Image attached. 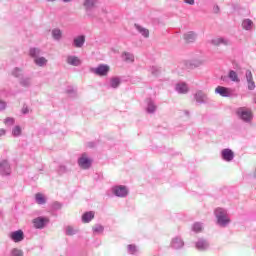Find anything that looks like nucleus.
I'll return each instance as SVG.
<instances>
[{
    "label": "nucleus",
    "instance_id": "1",
    "mask_svg": "<svg viewBox=\"0 0 256 256\" xmlns=\"http://www.w3.org/2000/svg\"><path fill=\"white\" fill-rule=\"evenodd\" d=\"M216 217V224L219 227H228L229 223H231V218H229V214L224 208H217L214 212Z\"/></svg>",
    "mask_w": 256,
    "mask_h": 256
},
{
    "label": "nucleus",
    "instance_id": "2",
    "mask_svg": "<svg viewBox=\"0 0 256 256\" xmlns=\"http://www.w3.org/2000/svg\"><path fill=\"white\" fill-rule=\"evenodd\" d=\"M238 119L244 123H251L253 121V112L247 107H239L236 109Z\"/></svg>",
    "mask_w": 256,
    "mask_h": 256
},
{
    "label": "nucleus",
    "instance_id": "3",
    "mask_svg": "<svg viewBox=\"0 0 256 256\" xmlns=\"http://www.w3.org/2000/svg\"><path fill=\"white\" fill-rule=\"evenodd\" d=\"M215 93L220 95V97H237V93L232 88H227L225 86H218L215 89Z\"/></svg>",
    "mask_w": 256,
    "mask_h": 256
},
{
    "label": "nucleus",
    "instance_id": "4",
    "mask_svg": "<svg viewBox=\"0 0 256 256\" xmlns=\"http://www.w3.org/2000/svg\"><path fill=\"white\" fill-rule=\"evenodd\" d=\"M109 65L107 64H100L96 68H91V73H94V75H98V77H106V75H109Z\"/></svg>",
    "mask_w": 256,
    "mask_h": 256
},
{
    "label": "nucleus",
    "instance_id": "5",
    "mask_svg": "<svg viewBox=\"0 0 256 256\" xmlns=\"http://www.w3.org/2000/svg\"><path fill=\"white\" fill-rule=\"evenodd\" d=\"M83 6L86 11V15H88V17H93V12L97 8V0H84Z\"/></svg>",
    "mask_w": 256,
    "mask_h": 256
},
{
    "label": "nucleus",
    "instance_id": "6",
    "mask_svg": "<svg viewBox=\"0 0 256 256\" xmlns=\"http://www.w3.org/2000/svg\"><path fill=\"white\" fill-rule=\"evenodd\" d=\"M0 175L2 177H9L11 175V164L8 160H0Z\"/></svg>",
    "mask_w": 256,
    "mask_h": 256
},
{
    "label": "nucleus",
    "instance_id": "7",
    "mask_svg": "<svg viewBox=\"0 0 256 256\" xmlns=\"http://www.w3.org/2000/svg\"><path fill=\"white\" fill-rule=\"evenodd\" d=\"M93 161L84 153L78 158V165L81 169H90Z\"/></svg>",
    "mask_w": 256,
    "mask_h": 256
},
{
    "label": "nucleus",
    "instance_id": "8",
    "mask_svg": "<svg viewBox=\"0 0 256 256\" xmlns=\"http://www.w3.org/2000/svg\"><path fill=\"white\" fill-rule=\"evenodd\" d=\"M112 193L116 197H127V195H129V190L124 185H118V186L112 187Z\"/></svg>",
    "mask_w": 256,
    "mask_h": 256
},
{
    "label": "nucleus",
    "instance_id": "9",
    "mask_svg": "<svg viewBox=\"0 0 256 256\" xmlns=\"http://www.w3.org/2000/svg\"><path fill=\"white\" fill-rule=\"evenodd\" d=\"M9 237L14 243H21V241L25 239V233L23 232V230H16L11 232L9 234Z\"/></svg>",
    "mask_w": 256,
    "mask_h": 256
},
{
    "label": "nucleus",
    "instance_id": "10",
    "mask_svg": "<svg viewBox=\"0 0 256 256\" xmlns=\"http://www.w3.org/2000/svg\"><path fill=\"white\" fill-rule=\"evenodd\" d=\"M196 103H199V105H205L209 103V97H207V94H205L203 91L199 90L194 95Z\"/></svg>",
    "mask_w": 256,
    "mask_h": 256
},
{
    "label": "nucleus",
    "instance_id": "11",
    "mask_svg": "<svg viewBox=\"0 0 256 256\" xmlns=\"http://www.w3.org/2000/svg\"><path fill=\"white\" fill-rule=\"evenodd\" d=\"M221 158L227 163H231L235 159V153L229 148H225L221 151Z\"/></svg>",
    "mask_w": 256,
    "mask_h": 256
},
{
    "label": "nucleus",
    "instance_id": "12",
    "mask_svg": "<svg viewBox=\"0 0 256 256\" xmlns=\"http://www.w3.org/2000/svg\"><path fill=\"white\" fill-rule=\"evenodd\" d=\"M49 223V218L47 217H37L33 220V225L35 229H44L45 225Z\"/></svg>",
    "mask_w": 256,
    "mask_h": 256
},
{
    "label": "nucleus",
    "instance_id": "13",
    "mask_svg": "<svg viewBox=\"0 0 256 256\" xmlns=\"http://www.w3.org/2000/svg\"><path fill=\"white\" fill-rule=\"evenodd\" d=\"M245 78L247 81V85H248V90L249 91H255V81H253V73L251 72V70H246L245 72Z\"/></svg>",
    "mask_w": 256,
    "mask_h": 256
},
{
    "label": "nucleus",
    "instance_id": "14",
    "mask_svg": "<svg viewBox=\"0 0 256 256\" xmlns=\"http://www.w3.org/2000/svg\"><path fill=\"white\" fill-rule=\"evenodd\" d=\"M195 247L198 251H207V249H209V241L199 238L195 244Z\"/></svg>",
    "mask_w": 256,
    "mask_h": 256
},
{
    "label": "nucleus",
    "instance_id": "15",
    "mask_svg": "<svg viewBox=\"0 0 256 256\" xmlns=\"http://www.w3.org/2000/svg\"><path fill=\"white\" fill-rule=\"evenodd\" d=\"M66 63L72 67H79V65H81V59L75 55H68L66 58Z\"/></svg>",
    "mask_w": 256,
    "mask_h": 256
},
{
    "label": "nucleus",
    "instance_id": "16",
    "mask_svg": "<svg viewBox=\"0 0 256 256\" xmlns=\"http://www.w3.org/2000/svg\"><path fill=\"white\" fill-rule=\"evenodd\" d=\"M186 43H195L197 41V33L195 31H188L183 35Z\"/></svg>",
    "mask_w": 256,
    "mask_h": 256
},
{
    "label": "nucleus",
    "instance_id": "17",
    "mask_svg": "<svg viewBox=\"0 0 256 256\" xmlns=\"http://www.w3.org/2000/svg\"><path fill=\"white\" fill-rule=\"evenodd\" d=\"M73 47H76V49H81L83 45H85V35H79L73 39L72 42Z\"/></svg>",
    "mask_w": 256,
    "mask_h": 256
},
{
    "label": "nucleus",
    "instance_id": "18",
    "mask_svg": "<svg viewBox=\"0 0 256 256\" xmlns=\"http://www.w3.org/2000/svg\"><path fill=\"white\" fill-rule=\"evenodd\" d=\"M184 245H185V242H183V239H181V237H175L171 241L172 249H182Z\"/></svg>",
    "mask_w": 256,
    "mask_h": 256
},
{
    "label": "nucleus",
    "instance_id": "19",
    "mask_svg": "<svg viewBox=\"0 0 256 256\" xmlns=\"http://www.w3.org/2000/svg\"><path fill=\"white\" fill-rule=\"evenodd\" d=\"M175 90L177 91V93L185 95V93L189 92V86H187L185 82H180L176 84Z\"/></svg>",
    "mask_w": 256,
    "mask_h": 256
},
{
    "label": "nucleus",
    "instance_id": "20",
    "mask_svg": "<svg viewBox=\"0 0 256 256\" xmlns=\"http://www.w3.org/2000/svg\"><path fill=\"white\" fill-rule=\"evenodd\" d=\"M211 45L219 47V45H229V40L226 38H214L210 41Z\"/></svg>",
    "mask_w": 256,
    "mask_h": 256
},
{
    "label": "nucleus",
    "instance_id": "21",
    "mask_svg": "<svg viewBox=\"0 0 256 256\" xmlns=\"http://www.w3.org/2000/svg\"><path fill=\"white\" fill-rule=\"evenodd\" d=\"M95 219V212L89 211L82 215V223H91Z\"/></svg>",
    "mask_w": 256,
    "mask_h": 256
},
{
    "label": "nucleus",
    "instance_id": "22",
    "mask_svg": "<svg viewBox=\"0 0 256 256\" xmlns=\"http://www.w3.org/2000/svg\"><path fill=\"white\" fill-rule=\"evenodd\" d=\"M51 34L54 41H61V39L63 38V32L59 28H54Z\"/></svg>",
    "mask_w": 256,
    "mask_h": 256
},
{
    "label": "nucleus",
    "instance_id": "23",
    "mask_svg": "<svg viewBox=\"0 0 256 256\" xmlns=\"http://www.w3.org/2000/svg\"><path fill=\"white\" fill-rule=\"evenodd\" d=\"M157 111V105H155V102L151 99L147 101V107H146V112L153 114Z\"/></svg>",
    "mask_w": 256,
    "mask_h": 256
},
{
    "label": "nucleus",
    "instance_id": "24",
    "mask_svg": "<svg viewBox=\"0 0 256 256\" xmlns=\"http://www.w3.org/2000/svg\"><path fill=\"white\" fill-rule=\"evenodd\" d=\"M228 79H230V81H233V83H240L241 79H239V75L237 74V72L235 70H230L228 73Z\"/></svg>",
    "mask_w": 256,
    "mask_h": 256
},
{
    "label": "nucleus",
    "instance_id": "25",
    "mask_svg": "<svg viewBox=\"0 0 256 256\" xmlns=\"http://www.w3.org/2000/svg\"><path fill=\"white\" fill-rule=\"evenodd\" d=\"M122 58L126 63H133L135 61V56L131 52L122 53Z\"/></svg>",
    "mask_w": 256,
    "mask_h": 256
},
{
    "label": "nucleus",
    "instance_id": "26",
    "mask_svg": "<svg viewBox=\"0 0 256 256\" xmlns=\"http://www.w3.org/2000/svg\"><path fill=\"white\" fill-rule=\"evenodd\" d=\"M119 85H121V78H119V77H112L110 79V87H111V89H118Z\"/></svg>",
    "mask_w": 256,
    "mask_h": 256
},
{
    "label": "nucleus",
    "instance_id": "27",
    "mask_svg": "<svg viewBox=\"0 0 256 256\" xmlns=\"http://www.w3.org/2000/svg\"><path fill=\"white\" fill-rule=\"evenodd\" d=\"M34 63L35 65H37L38 67H45V65H47L48 60L47 58L43 57V56H39L38 58L34 59Z\"/></svg>",
    "mask_w": 256,
    "mask_h": 256
},
{
    "label": "nucleus",
    "instance_id": "28",
    "mask_svg": "<svg viewBox=\"0 0 256 256\" xmlns=\"http://www.w3.org/2000/svg\"><path fill=\"white\" fill-rule=\"evenodd\" d=\"M29 55L32 59H38L41 56V49L39 48H30Z\"/></svg>",
    "mask_w": 256,
    "mask_h": 256
},
{
    "label": "nucleus",
    "instance_id": "29",
    "mask_svg": "<svg viewBox=\"0 0 256 256\" xmlns=\"http://www.w3.org/2000/svg\"><path fill=\"white\" fill-rule=\"evenodd\" d=\"M135 28L137 29L138 33L142 36V37H149V30H147L146 28L141 27L140 25L135 24Z\"/></svg>",
    "mask_w": 256,
    "mask_h": 256
},
{
    "label": "nucleus",
    "instance_id": "30",
    "mask_svg": "<svg viewBox=\"0 0 256 256\" xmlns=\"http://www.w3.org/2000/svg\"><path fill=\"white\" fill-rule=\"evenodd\" d=\"M204 63H205V59L195 58V59L191 60L190 65L192 67H201V65H203Z\"/></svg>",
    "mask_w": 256,
    "mask_h": 256
},
{
    "label": "nucleus",
    "instance_id": "31",
    "mask_svg": "<svg viewBox=\"0 0 256 256\" xmlns=\"http://www.w3.org/2000/svg\"><path fill=\"white\" fill-rule=\"evenodd\" d=\"M35 199H36V203H38V205H45V203H47V199H45V196L41 193H37L35 195Z\"/></svg>",
    "mask_w": 256,
    "mask_h": 256
},
{
    "label": "nucleus",
    "instance_id": "32",
    "mask_svg": "<svg viewBox=\"0 0 256 256\" xmlns=\"http://www.w3.org/2000/svg\"><path fill=\"white\" fill-rule=\"evenodd\" d=\"M242 27L243 29H245L246 31H251V28L253 27V21H251V19H245L242 22Z\"/></svg>",
    "mask_w": 256,
    "mask_h": 256
},
{
    "label": "nucleus",
    "instance_id": "33",
    "mask_svg": "<svg viewBox=\"0 0 256 256\" xmlns=\"http://www.w3.org/2000/svg\"><path fill=\"white\" fill-rule=\"evenodd\" d=\"M192 231H194V233H201V231H203V223L195 222L192 225Z\"/></svg>",
    "mask_w": 256,
    "mask_h": 256
},
{
    "label": "nucleus",
    "instance_id": "34",
    "mask_svg": "<svg viewBox=\"0 0 256 256\" xmlns=\"http://www.w3.org/2000/svg\"><path fill=\"white\" fill-rule=\"evenodd\" d=\"M127 251L130 255H137V253H139V248H137L135 244H129L127 246Z\"/></svg>",
    "mask_w": 256,
    "mask_h": 256
},
{
    "label": "nucleus",
    "instance_id": "35",
    "mask_svg": "<svg viewBox=\"0 0 256 256\" xmlns=\"http://www.w3.org/2000/svg\"><path fill=\"white\" fill-rule=\"evenodd\" d=\"M92 231L94 234L99 235L103 233V231H105V227H103V225L101 224H96L95 226H93Z\"/></svg>",
    "mask_w": 256,
    "mask_h": 256
},
{
    "label": "nucleus",
    "instance_id": "36",
    "mask_svg": "<svg viewBox=\"0 0 256 256\" xmlns=\"http://www.w3.org/2000/svg\"><path fill=\"white\" fill-rule=\"evenodd\" d=\"M23 130L21 129V126L17 125L12 128V135L13 137H21V133Z\"/></svg>",
    "mask_w": 256,
    "mask_h": 256
},
{
    "label": "nucleus",
    "instance_id": "37",
    "mask_svg": "<svg viewBox=\"0 0 256 256\" xmlns=\"http://www.w3.org/2000/svg\"><path fill=\"white\" fill-rule=\"evenodd\" d=\"M20 85L22 87H31V78L23 77L20 79Z\"/></svg>",
    "mask_w": 256,
    "mask_h": 256
},
{
    "label": "nucleus",
    "instance_id": "38",
    "mask_svg": "<svg viewBox=\"0 0 256 256\" xmlns=\"http://www.w3.org/2000/svg\"><path fill=\"white\" fill-rule=\"evenodd\" d=\"M150 73L151 75H154V77H157L159 73H161V69H159L157 66H152L150 67Z\"/></svg>",
    "mask_w": 256,
    "mask_h": 256
},
{
    "label": "nucleus",
    "instance_id": "39",
    "mask_svg": "<svg viewBox=\"0 0 256 256\" xmlns=\"http://www.w3.org/2000/svg\"><path fill=\"white\" fill-rule=\"evenodd\" d=\"M59 175H63L65 173H67L69 171V169L67 168V166L63 165V164H60L58 166V169H57Z\"/></svg>",
    "mask_w": 256,
    "mask_h": 256
},
{
    "label": "nucleus",
    "instance_id": "40",
    "mask_svg": "<svg viewBox=\"0 0 256 256\" xmlns=\"http://www.w3.org/2000/svg\"><path fill=\"white\" fill-rule=\"evenodd\" d=\"M65 233L66 235L68 236H73V235H76L77 233V230H75L73 227L71 226H67L66 229H65Z\"/></svg>",
    "mask_w": 256,
    "mask_h": 256
},
{
    "label": "nucleus",
    "instance_id": "41",
    "mask_svg": "<svg viewBox=\"0 0 256 256\" xmlns=\"http://www.w3.org/2000/svg\"><path fill=\"white\" fill-rule=\"evenodd\" d=\"M11 256H23V250L19 248H13L11 250Z\"/></svg>",
    "mask_w": 256,
    "mask_h": 256
},
{
    "label": "nucleus",
    "instance_id": "42",
    "mask_svg": "<svg viewBox=\"0 0 256 256\" xmlns=\"http://www.w3.org/2000/svg\"><path fill=\"white\" fill-rule=\"evenodd\" d=\"M4 124H5L7 127H11V125H15V118L7 117V118L4 120Z\"/></svg>",
    "mask_w": 256,
    "mask_h": 256
},
{
    "label": "nucleus",
    "instance_id": "43",
    "mask_svg": "<svg viewBox=\"0 0 256 256\" xmlns=\"http://www.w3.org/2000/svg\"><path fill=\"white\" fill-rule=\"evenodd\" d=\"M12 75L13 77H21L23 75V70H21L20 68H15L13 71H12Z\"/></svg>",
    "mask_w": 256,
    "mask_h": 256
},
{
    "label": "nucleus",
    "instance_id": "44",
    "mask_svg": "<svg viewBox=\"0 0 256 256\" xmlns=\"http://www.w3.org/2000/svg\"><path fill=\"white\" fill-rule=\"evenodd\" d=\"M66 93H68V95H76L77 91L73 89V87H68Z\"/></svg>",
    "mask_w": 256,
    "mask_h": 256
},
{
    "label": "nucleus",
    "instance_id": "45",
    "mask_svg": "<svg viewBox=\"0 0 256 256\" xmlns=\"http://www.w3.org/2000/svg\"><path fill=\"white\" fill-rule=\"evenodd\" d=\"M7 109V102L1 100L0 101V111H5Z\"/></svg>",
    "mask_w": 256,
    "mask_h": 256
},
{
    "label": "nucleus",
    "instance_id": "46",
    "mask_svg": "<svg viewBox=\"0 0 256 256\" xmlns=\"http://www.w3.org/2000/svg\"><path fill=\"white\" fill-rule=\"evenodd\" d=\"M61 207H62V205H61V203H59V202H55V203L53 204V209H55L56 211L59 210V209H61Z\"/></svg>",
    "mask_w": 256,
    "mask_h": 256
},
{
    "label": "nucleus",
    "instance_id": "47",
    "mask_svg": "<svg viewBox=\"0 0 256 256\" xmlns=\"http://www.w3.org/2000/svg\"><path fill=\"white\" fill-rule=\"evenodd\" d=\"M187 5H195V0H183Z\"/></svg>",
    "mask_w": 256,
    "mask_h": 256
},
{
    "label": "nucleus",
    "instance_id": "48",
    "mask_svg": "<svg viewBox=\"0 0 256 256\" xmlns=\"http://www.w3.org/2000/svg\"><path fill=\"white\" fill-rule=\"evenodd\" d=\"M7 131L3 128L0 129V137H4L6 135Z\"/></svg>",
    "mask_w": 256,
    "mask_h": 256
},
{
    "label": "nucleus",
    "instance_id": "49",
    "mask_svg": "<svg viewBox=\"0 0 256 256\" xmlns=\"http://www.w3.org/2000/svg\"><path fill=\"white\" fill-rule=\"evenodd\" d=\"M22 113H23L24 115H27V113H29V108L23 107V108H22Z\"/></svg>",
    "mask_w": 256,
    "mask_h": 256
},
{
    "label": "nucleus",
    "instance_id": "50",
    "mask_svg": "<svg viewBox=\"0 0 256 256\" xmlns=\"http://www.w3.org/2000/svg\"><path fill=\"white\" fill-rule=\"evenodd\" d=\"M214 13H219V7L216 5L213 8Z\"/></svg>",
    "mask_w": 256,
    "mask_h": 256
},
{
    "label": "nucleus",
    "instance_id": "51",
    "mask_svg": "<svg viewBox=\"0 0 256 256\" xmlns=\"http://www.w3.org/2000/svg\"><path fill=\"white\" fill-rule=\"evenodd\" d=\"M46 1H48L49 3H53V2H55L57 0H46Z\"/></svg>",
    "mask_w": 256,
    "mask_h": 256
},
{
    "label": "nucleus",
    "instance_id": "52",
    "mask_svg": "<svg viewBox=\"0 0 256 256\" xmlns=\"http://www.w3.org/2000/svg\"><path fill=\"white\" fill-rule=\"evenodd\" d=\"M185 115L189 116V111H184Z\"/></svg>",
    "mask_w": 256,
    "mask_h": 256
},
{
    "label": "nucleus",
    "instance_id": "53",
    "mask_svg": "<svg viewBox=\"0 0 256 256\" xmlns=\"http://www.w3.org/2000/svg\"><path fill=\"white\" fill-rule=\"evenodd\" d=\"M0 217H1V212H0Z\"/></svg>",
    "mask_w": 256,
    "mask_h": 256
}]
</instances>
